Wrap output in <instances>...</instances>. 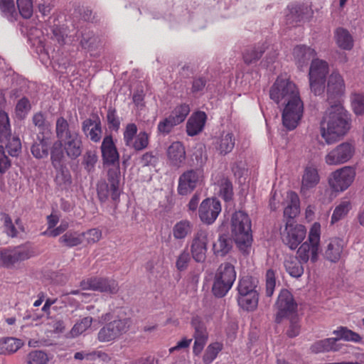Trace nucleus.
<instances>
[{"label":"nucleus","instance_id":"3c124183","mask_svg":"<svg viewBox=\"0 0 364 364\" xmlns=\"http://www.w3.org/2000/svg\"><path fill=\"white\" fill-rule=\"evenodd\" d=\"M149 142V136L146 132H140L132 141V144L127 146L133 148L135 151H141L146 149Z\"/></svg>","mask_w":364,"mask_h":364},{"label":"nucleus","instance_id":"a211bd4d","mask_svg":"<svg viewBox=\"0 0 364 364\" xmlns=\"http://www.w3.org/2000/svg\"><path fill=\"white\" fill-rule=\"evenodd\" d=\"M320 181L318 167L313 164H308L304 171L302 176L301 192L305 193L306 191L315 188Z\"/></svg>","mask_w":364,"mask_h":364},{"label":"nucleus","instance_id":"864d4df0","mask_svg":"<svg viewBox=\"0 0 364 364\" xmlns=\"http://www.w3.org/2000/svg\"><path fill=\"white\" fill-rule=\"evenodd\" d=\"M73 132H74L69 129L68 123L63 117L58 119L56 122V133L57 136L60 141L68 137L70 135L73 134Z\"/></svg>","mask_w":364,"mask_h":364},{"label":"nucleus","instance_id":"a878e982","mask_svg":"<svg viewBox=\"0 0 364 364\" xmlns=\"http://www.w3.org/2000/svg\"><path fill=\"white\" fill-rule=\"evenodd\" d=\"M289 13L286 16L288 24L294 25L304 21L309 16L310 11L307 6L291 4L288 6Z\"/></svg>","mask_w":364,"mask_h":364},{"label":"nucleus","instance_id":"72a5a7b5","mask_svg":"<svg viewBox=\"0 0 364 364\" xmlns=\"http://www.w3.org/2000/svg\"><path fill=\"white\" fill-rule=\"evenodd\" d=\"M0 144H3L11 157H17L21 152V142L18 136H11L0 139Z\"/></svg>","mask_w":364,"mask_h":364},{"label":"nucleus","instance_id":"8fccbe9b","mask_svg":"<svg viewBox=\"0 0 364 364\" xmlns=\"http://www.w3.org/2000/svg\"><path fill=\"white\" fill-rule=\"evenodd\" d=\"M191 325L194 329L193 338L208 340V335L206 326L199 317L193 318Z\"/></svg>","mask_w":364,"mask_h":364},{"label":"nucleus","instance_id":"473e14b6","mask_svg":"<svg viewBox=\"0 0 364 364\" xmlns=\"http://www.w3.org/2000/svg\"><path fill=\"white\" fill-rule=\"evenodd\" d=\"M337 338H329L320 340L311 345L310 349L314 353H320L328 351H337L339 347L337 345Z\"/></svg>","mask_w":364,"mask_h":364},{"label":"nucleus","instance_id":"2f4dec72","mask_svg":"<svg viewBox=\"0 0 364 364\" xmlns=\"http://www.w3.org/2000/svg\"><path fill=\"white\" fill-rule=\"evenodd\" d=\"M85 134L94 142H98L102 137V128L100 121L86 119L82 124Z\"/></svg>","mask_w":364,"mask_h":364},{"label":"nucleus","instance_id":"412c9836","mask_svg":"<svg viewBox=\"0 0 364 364\" xmlns=\"http://www.w3.org/2000/svg\"><path fill=\"white\" fill-rule=\"evenodd\" d=\"M167 156L172 166L180 167L186 159V151L182 143L173 142L168 148Z\"/></svg>","mask_w":364,"mask_h":364},{"label":"nucleus","instance_id":"f257e3e1","mask_svg":"<svg viewBox=\"0 0 364 364\" xmlns=\"http://www.w3.org/2000/svg\"><path fill=\"white\" fill-rule=\"evenodd\" d=\"M101 152L104 165L117 166V168L108 170V183L102 182L97 184V196L100 201L102 203L107 201L109 196L111 197L114 202L117 203L119 200L121 194V191L119 190V154L113 141L112 136H106L103 139L101 145Z\"/></svg>","mask_w":364,"mask_h":364},{"label":"nucleus","instance_id":"a18cd8bd","mask_svg":"<svg viewBox=\"0 0 364 364\" xmlns=\"http://www.w3.org/2000/svg\"><path fill=\"white\" fill-rule=\"evenodd\" d=\"M50 149V160L53 168H60L64 166L63 159L64 157L63 144L60 140L53 143Z\"/></svg>","mask_w":364,"mask_h":364},{"label":"nucleus","instance_id":"c756f323","mask_svg":"<svg viewBox=\"0 0 364 364\" xmlns=\"http://www.w3.org/2000/svg\"><path fill=\"white\" fill-rule=\"evenodd\" d=\"M207 120V115H191L186 123V132L188 136L198 134L203 129Z\"/></svg>","mask_w":364,"mask_h":364},{"label":"nucleus","instance_id":"680f3d73","mask_svg":"<svg viewBox=\"0 0 364 364\" xmlns=\"http://www.w3.org/2000/svg\"><path fill=\"white\" fill-rule=\"evenodd\" d=\"M1 220L4 223V227L5 228V232L8 236L11 237H17L18 230L16 228L15 225L13 223L12 220L9 215L6 213L1 214Z\"/></svg>","mask_w":364,"mask_h":364},{"label":"nucleus","instance_id":"f03ea898","mask_svg":"<svg viewBox=\"0 0 364 364\" xmlns=\"http://www.w3.org/2000/svg\"><path fill=\"white\" fill-rule=\"evenodd\" d=\"M348 115H325L320 123L321 136L327 144L339 141L350 129Z\"/></svg>","mask_w":364,"mask_h":364},{"label":"nucleus","instance_id":"c9c22d12","mask_svg":"<svg viewBox=\"0 0 364 364\" xmlns=\"http://www.w3.org/2000/svg\"><path fill=\"white\" fill-rule=\"evenodd\" d=\"M21 339L14 337L4 338L0 340V354L6 355L16 352L23 346Z\"/></svg>","mask_w":364,"mask_h":364},{"label":"nucleus","instance_id":"13d9d810","mask_svg":"<svg viewBox=\"0 0 364 364\" xmlns=\"http://www.w3.org/2000/svg\"><path fill=\"white\" fill-rule=\"evenodd\" d=\"M16 3L21 16L26 19L31 18L33 14L31 0H17Z\"/></svg>","mask_w":364,"mask_h":364},{"label":"nucleus","instance_id":"9d476101","mask_svg":"<svg viewBox=\"0 0 364 364\" xmlns=\"http://www.w3.org/2000/svg\"><path fill=\"white\" fill-rule=\"evenodd\" d=\"M328 65L323 60L313 59L311 63L309 77L311 90L315 95H320L324 92Z\"/></svg>","mask_w":364,"mask_h":364},{"label":"nucleus","instance_id":"b1692460","mask_svg":"<svg viewBox=\"0 0 364 364\" xmlns=\"http://www.w3.org/2000/svg\"><path fill=\"white\" fill-rule=\"evenodd\" d=\"M235 144L234 134L231 132H223L221 135L215 138L213 143L215 149L221 155H226L231 152Z\"/></svg>","mask_w":364,"mask_h":364},{"label":"nucleus","instance_id":"9b49d317","mask_svg":"<svg viewBox=\"0 0 364 364\" xmlns=\"http://www.w3.org/2000/svg\"><path fill=\"white\" fill-rule=\"evenodd\" d=\"M204 178V169L202 168H191L184 171L178 178V193L181 196L191 193L203 182Z\"/></svg>","mask_w":364,"mask_h":364},{"label":"nucleus","instance_id":"09e8293b","mask_svg":"<svg viewBox=\"0 0 364 364\" xmlns=\"http://www.w3.org/2000/svg\"><path fill=\"white\" fill-rule=\"evenodd\" d=\"M0 10L2 15L9 21L16 20L17 14L15 10L14 0H0Z\"/></svg>","mask_w":364,"mask_h":364},{"label":"nucleus","instance_id":"7c9ffc66","mask_svg":"<svg viewBox=\"0 0 364 364\" xmlns=\"http://www.w3.org/2000/svg\"><path fill=\"white\" fill-rule=\"evenodd\" d=\"M266 48L267 47L264 43H258L256 46L247 48L242 53L245 63L250 65L258 61Z\"/></svg>","mask_w":364,"mask_h":364},{"label":"nucleus","instance_id":"dca6fc26","mask_svg":"<svg viewBox=\"0 0 364 364\" xmlns=\"http://www.w3.org/2000/svg\"><path fill=\"white\" fill-rule=\"evenodd\" d=\"M208 232L204 230H198L192 240L191 252L193 259L197 262H203L206 258L208 250Z\"/></svg>","mask_w":364,"mask_h":364},{"label":"nucleus","instance_id":"2eb2a0df","mask_svg":"<svg viewBox=\"0 0 364 364\" xmlns=\"http://www.w3.org/2000/svg\"><path fill=\"white\" fill-rule=\"evenodd\" d=\"M355 146L349 142H343L330 151L325 156L328 165H339L348 161L354 155Z\"/></svg>","mask_w":364,"mask_h":364},{"label":"nucleus","instance_id":"6e6d98bb","mask_svg":"<svg viewBox=\"0 0 364 364\" xmlns=\"http://www.w3.org/2000/svg\"><path fill=\"white\" fill-rule=\"evenodd\" d=\"M97 159L98 158L95 151H86L83 156L82 161V164L84 166L85 169L89 173L92 172L95 170V166L97 161Z\"/></svg>","mask_w":364,"mask_h":364},{"label":"nucleus","instance_id":"423d86ee","mask_svg":"<svg viewBox=\"0 0 364 364\" xmlns=\"http://www.w3.org/2000/svg\"><path fill=\"white\" fill-rule=\"evenodd\" d=\"M321 237V225L314 223L309 231L308 239L299 247L296 255L297 257L303 263L309 260L314 263L318 260Z\"/></svg>","mask_w":364,"mask_h":364},{"label":"nucleus","instance_id":"58836bf2","mask_svg":"<svg viewBox=\"0 0 364 364\" xmlns=\"http://www.w3.org/2000/svg\"><path fill=\"white\" fill-rule=\"evenodd\" d=\"M232 247L231 238L227 235H220L217 241L213 244L214 254L223 257L226 255Z\"/></svg>","mask_w":364,"mask_h":364},{"label":"nucleus","instance_id":"774afa93","mask_svg":"<svg viewBox=\"0 0 364 364\" xmlns=\"http://www.w3.org/2000/svg\"><path fill=\"white\" fill-rule=\"evenodd\" d=\"M137 135V127L134 123L128 124L124 132V141L126 146L132 144V141Z\"/></svg>","mask_w":364,"mask_h":364},{"label":"nucleus","instance_id":"4d7b16f0","mask_svg":"<svg viewBox=\"0 0 364 364\" xmlns=\"http://www.w3.org/2000/svg\"><path fill=\"white\" fill-rule=\"evenodd\" d=\"M82 240L85 239L87 244H95L101 240L102 232L99 228H91L82 232Z\"/></svg>","mask_w":364,"mask_h":364},{"label":"nucleus","instance_id":"052dcab7","mask_svg":"<svg viewBox=\"0 0 364 364\" xmlns=\"http://www.w3.org/2000/svg\"><path fill=\"white\" fill-rule=\"evenodd\" d=\"M33 123L36 127L38 129V135L40 136H50L49 125L46 122L44 115H33Z\"/></svg>","mask_w":364,"mask_h":364},{"label":"nucleus","instance_id":"0eeeda50","mask_svg":"<svg viewBox=\"0 0 364 364\" xmlns=\"http://www.w3.org/2000/svg\"><path fill=\"white\" fill-rule=\"evenodd\" d=\"M345 90V84L343 77L337 72H333L328 77L327 83L328 100L331 105L326 114H345V109L337 99Z\"/></svg>","mask_w":364,"mask_h":364},{"label":"nucleus","instance_id":"69168bd1","mask_svg":"<svg viewBox=\"0 0 364 364\" xmlns=\"http://www.w3.org/2000/svg\"><path fill=\"white\" fill-rule=\"evenodd\" d=\"M11 129L9 115H0V139L11 136Z\"/></svg>","mask_w":364,"mask_h":364},{"label":"nucleus","instance_id":"603ef678","mask_svg":"<svg viewBox=\"0 0 364 364\" xmlns=\"http://www.w3.org/2000/svg\"><path fill=\"white\" fill-rule=\"evenodd\" d=\"M92 323V318L90 316L82 318L80 321L77 322L70 331L72 337H77L85 332Z\"/></svg>","mask_w":364,"mask_h":364},{"label":"nucleus","instance_id":"bb28decb","mask_svg":"<svg viewBox=\"0 0 364 364\" xmlns=\"http://www.w3.org/2000/svg\"><path fill=\"white\" fill-rule=\"evenodd\" d=\"M287 205L284 210V215L289 220L296 218L300 212V200L296 193L289 191L287 196Z\"/></svg>","mask_w":364,"mask_h":364},{"label":"nucleus","instance_id":"5fc2aeb1","mask_svg":"<svg viewBox=\"0 0 364 364\" xmlns=\"http://www.w3.org/2000/svg\"><path fill=\"white\" fill-rule=\"evenodd\" d=\"M220 194L226 201L232 199L233 188L232 182L227 178H223L220 184Z\"/></svg>","mask_w":364,"mask_h":364},{"label":"nucleus","instance_id":"c03bdc74","mask_svg":"<svg viewBox=\"0 0 364 364\" xmlns=\"http://www.w3.org/2000/svg\"><path fill=\"white\" fill-rule=\"evenodd\" d=\"M83 242L82 232L68 231L59 238V242L68 247L80 245Z\"/></svg>","mask_w":364,"mask_h":364},{"label":"nucleus","instance_id":"aec40b11","mask_svg":"<svg viewBox=\"0 0 364 364\" xmlns=\"http://www.w3.org/2000/svg\"><path fill=\"white\" fill-rule=\"evenodd\" d=\"M51 141L50 136L37 135L36 141L31 147L33 156L38 159L46 158L50 148Z\"/></svg>","mask_w":364,"mask_h":364},{"label":"nucleus","instance_id":"a19ab883","mask_svg":"<svg viewBox=\"0 0 364 364\" xmlns=\"http://www.w3.org/2000/svg\"><path fill=\"white\" fill-rule=\"evenodd\" d=\"M337 45L343 50H350L353 46V40L349 32L343 28H338L335 31Z\"/></svg>","mask_w":364,"mask_h":364},{"label":"nucleus","instance_id":"f3484780","mask_svg":"<svg viewBox=\"0 0 364 364\" xmlns=\"http://www.w3.org/2000/svg\"><path fill=\"white\" fill-rule=\"evenodd\" d=\"M221 211L220 203L215 199H205L199 208V217L201 221L208 225L215 222Z\"/></svg>","mask_w":364,"mask_h":364},{"label":"nucleus","instance_id":"49530a36","mask_svg":"<svg viewBox=\"0 0 364 364\" xmlns=\"http://www.w3.org/2000/svg\"><path fill=\"white\" fill-rule=\"evenodd\" d=\"M333 333V334L336 335L337 341L342 339L346 341L360 343L362 340V337L358 333L354 332L343 326L339 327Z\"/></svg>","mask_w":364,"mask_h":364},{"label":"nucleus","instance_id":"79ce46f5","mask_svg":"<svg viewBox=\"0 0 364 364\" xmlns=\"http://www.w3.org/2000/svg\"><path fill=\"white\" fill-rule=\"evenodd\" d=\"M187 115H169L158 124V130L164 134H168L174 126L183 122Z\"/></svg>","mask_w":364,"mask_h":364},{"label":"nucleus","instance_id":"7ed1b4c3","mask_svg":"<svg viewBox=\"0 0 364 364\" xmlns=\"http://www.w3.org/2000/svg\"><path fill=\"white\" fill-rule=\"evenodd\" d=\"M231 232L238 248L245 253L252 245V223L249 215L244 211H236L231 218Z\"/></svg>","mask_w":364,"mask_h":364},{"label":"nucleus","instance_id":"bf43d9fd","mask_svg":"<svg viewBox=\"0 0 364 364\" xmlns=\"http://www.w3.org/2000/svg\"><path fill=\"white\" fill-rule=\"evenodd\" d=\"M266 296L270 297L273 295L276 287L275 272L269 269L267 271L266 275Z\"/></svg>","mask_w":364,"mask_h":364},{"label":"nucleus","instance_id":"6ab92c4d","mask_svg":"<svg viewBox=\"0 0 364 364\" xmlns=\"http://www.w3.org/2000/svg\"><path fill=\"white\" fill-rule=\"evenodd\" d=\"M316 55V50L305 45H299L294 48V60L299 69L306 67L311 59Z\"/></svg>","mask_w":364,"mask_h":364},{"label":"nucleus","instance_id":"37998d69","mask_svg":"<svg viewBox=\"0 0 364 364\" xmlns=\"http://www.w3.org/2000/svg\"><path fill=\"white\" fill-rule=\"evenodd\" d=\"M352 208V204L348 200H343L336 206L331 218V223L334 224L343 219Z\"/></svg>","mask_w":364,"mask_h":364},{"label":"nucleus","instance_id":"cd10ccee","mask_svg":"<svg viewBox=\"0 0 364 364\" xmlns=\"http://www.w3.org/2000/svg\"><path fill=\"white\" fill-rule=\"evenodd\" d=\"M303 262L292 255H287L284 261V266L289 274L295 278L300 277L304 273Z\"/></svg>","mask_w":364,"mask_h":364},{"label":"nucleus","instance_id":"e2e57ef3","mask_svg":"<svg viewBox=\"0 0 364 364\" xmlns=\"http://www.w3.org/2000/svg\"><path fill=\"white\" fill-rule=\"evenodd\" d=\"M48 362V355L43 351L34 350L28 355V364H47Z\"/></svg>","mask_w":364,"mask_h":364},{"label":"nucleus","instance_id":"5701e85b","mask_svg":"<svg viewBox=\"0 0 364 364\" xmlns=\"http://www.w3.org/2000/svg\"><path fill=\"white\" fill-rule=\"evenodd\" d=\"M65 141L64 149L70 159L77 158L82 153V141L77 132H73Z\"/></svg>","mask_w":364,"mask_h":364},{"label":"nucleus","instance_id":"338daca9","mask_svg":"<svg viewBox=\"0 0 364 364\" xmlns=\"http://www.w3.org/2000/svg\"><path fill=\"white\" fill-rule=\"evenodd\" d=\"M351 105L354 114L364 113V95L361 94H354L351 97Z\"/></svg>","mask_w":364,"mask_h":364},{"label":"nucleus","instance_id":"20e7f679","mask_svg":"<svg viewBox=\"0 0 364 364\" xmlns=\"http://www.w3.org/2000/svg\"><path fill=\"white\" fill-rule=\"evenodd\" d=\"M236 279L235 266L230 262H223L218 268L212 287L213 294L218 298L225 296Z\"/></svg>","mask_w":364,"mask_h":364},{"label":"nucleus","instance_id":"ea45409f","mask_svg":"<svg viewBox=\"0 0 364 364\" xmlns=\"http://www.w3.org/2000/svg\"><path fill=\"white\" fill-rule=\"evenodd\" d=\"M193 225L189 220H182L173 225L172 234L176 240H184L191 233Z\"/></svg>","mask_w":364,"mask_h":364},{"label":"nucleus","instance_id":"6e6552de","mask_svg":"<svg viewBox=\"0 0 364 364\" xmlns=\"http://www.w3.org/2000/svg\"><path fill=\"white\" fill-rule=\"evenodd\" d=\"M132 325L129 318H117L106 323L97 333V340L102 343L114 341L126 333Z\"/></svg>","mask_w":364,"mask_h":364},{"label":"nucleus","instance_id":"de8ad7c7","mask_svg":"<svg viewBox=\"0 0 364 364\" xmlns=\"http://www.w3.org/2000/svg\"><path fill=\"white\" fill-rule=\"evenodd\" d=\"M223 344L220 342H214L208 345L203 356L205 364H210L223 350Z\"/></svg>","mask_w":364,"mask_h":364},{"label":"nucleus","instance_id":"c85d7f7f","mask_svg":"<svg viewBox=\"0 0 364 364\" xmlns=\"http://www.w3.org/2000/svg\"><path fill=\"white\" fill-rule=\"evenodd\" d=\"M259 296V293L237 294V304L244 311H254L258 306Z\"/></svg>","mask_w":364,"mask_h":364},{"label":"nucleus","instance_id":"e433bc0d","mask_svg":"<svg viewBox=\"0 0 364 364\" xmlns=\"http://www.w3.org/2000/svg\"><path fill=\"white\" fill-rule=\"evenodd\" d=\"M56 171L55 182L56 185L62 190L68 189L72 184V176L69 170L65 166H61L60 168H54Z\"/></svg>","mask_w":364,"mask_h":364},{"label":"nucleus","instance_id":"39448f33","mask_svg":"<svg viewBox=\"0 0 364 364\" xmlns=\"http://www.w3.org/2000/svg\"><path fill=\"white\" fill-rule=\"evenodd\" d=\"M35 251L30 245L0 248V267L11 269L16 264L35 256Z\"/></svg>","mask_w":364,"mask_h":364},{"label":"nucleus","instance_id":"f8f14e48","mask_svg":"<svg viewBox=\"0 0 364 364\" xmlns=\"http://www.w3.org/2000/svg\"><path fill=\"white\" fill-rule=\"evenodd\" d=\"M297 89L296 85L289 78L278 76L269 90V97L279 106L294 94Z\"/></svg>","mask_w":364,"mask_h":364},{"label":"nucleus","instance_id":"4c0bfd02","mask_svg":"<svg viewBox=\"0 0 364 364\" xmlns=\"http://www.w3.org/2000/svg\"><path fill=\"white\" fill-rule=\"evenodd\" d=\"M97 291L101 293H107L109 294H116L119 290L117 281L108 277H98Z\"/></svg>","mask_w":364,"mask_h":364},{"label":"nucleus","instance_id":"1a4fd4ad","mask_svg":"<svg viewBox=\"0 0 364 364\" xmlns=\"http://www.w3.org/2000/svg\"><path fill=\"white\" fill-rule=\"evenodd\" d=\"M355 176V168L349 166H343L331 173L328 183L332 192L341 193L351 186Z\"/></svg>","mask_w":364,"mask_h":364},{"label":"nucleus","instance_id":"0e129e2a","mask_svg":"<svg viewBox=\"0 0 364 364\" xmlns=\"http://www.w3.org/2000/svg\"><path fill=\"white\" fill-rule=\"evenodd\" d=\"M11 166V156L6 155L3 144H0V173H5Z\"/></svg>","mask_w":364,"mask_h":364},{"label":"nucleus","instance_id":"4468645a","mask_svg":"<svg viewBox=\"0 0 364 364\" xmlns=\"http://www.w3.org/2000/svg\"><path fill=\"white\" fill-rule=\"evenodd\" d=\"M306 234V229L304 225L288 220L284 230L282 232V240L290 249L295 250L304 240Z\"/></svg>","mask_w":364,"mask_h":364},{"label":"nucleus","instance_id":"393cba45","mask_svg":"<svg viewBox=\"0 0 364 364\" xmlns=\"http://www.w3.org/2000/svg\"><path fill=\"white\" fill-rule=\"evenodd\" d=\"M343 247V240L338 237L331 239L324 252L325 258L331 262H337L341 259Z\"/></svg>","mask_w":364,"mask_h":364},{"label":"nucleus","instance_id":"4be33fe9","mask_svg":"<svg viewBox=\"0 0 364 364\" xmlns=\"http://www.w3.org/2000/svg\"><path fill=\"white\" fill-rule=\"evenodd\" d=\"M279 107H283L282 114H303L304 102L301 99L299 90L297 89L294 94H292Z\"/></svg>","mask_w":364,"mask_h":364},{"label":"nucleus","instance_id":"ddd939ff","mask_svg":"<svg viewBox=\"0 0 364 364\" xmlns=\"http://www.w3.org/2000/svg\"><path fill=\"white\" fill-rule=\"evenodd\" d=\"M277 313L275 321L280 323L284 318L297 315V304L294 301L293 295L287 289H282L276 302Z\"/></svg>","mask_w":364,"mask_h":364},{"label":"nucleus","instance_id":"f704fd0d","mask_svg":"<svg viewBox=\"0 0 364 364\" xmlns=\"http://www.w3.org/2000/svg\"><path fill=\"white\" fill-rule=\"evenodd\" d=\"M258 283V280L251 276L242 277L237 287V294L259 293Z\"/></svg>","mask_w":364,"mask_h":364}]
</instances>
